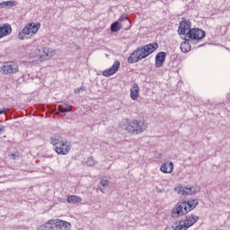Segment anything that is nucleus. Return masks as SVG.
Instances as JSON below:
<instances>
[{
  "label": "nucleus",
  "mask_w": 230,
  "mask_h": 230,
  "mask_svg": "<svg viewBox=\"0 0 230 230\" xmlns=\"http://www.w3.org/2000/svg\"><path fill=\"white\" fill-rule=\"evenodd\" d=\"M66 202H68V204H78L82 202V198L75 195L68 196Z\"/></svg>",
  "instance_id": "20"
},
{
  "label": "nucleus",
  "mask_w": 230,
  "mask_h": 230,
  "mask_svg": "<svg viewBox=\"0 0 230 230\" xmlns=\"http://www.w3.org/2000/svg\"><path fill=\"white\" fill-rule=\"evenodd\" d=\"M10 33H12V26H10V24H4L0 26V39L10 35Z\"/></svg>",
  "instance_id": "15"
},
{
  "label": "nucleus",
  "mask_w": 230,
  "mask_h": 230,
  "mask_svg": "<svg viewBox=\"0 0 230 230\" xmlns=\"http://www.w3.org/2000/svg\"><path fill=\"white\" fill-rule=\"evenodd\" d=\"M119 21L120 22H123V21H128V16L127 14H122L119 18Z\"/></svg>",
  "instance_id": "24"
},
{
  "label": "nucleus",
  "mask_w": 230,
  "mask_h": 230,
  "mask_svg": "<svg viewBox=\"0 0 230 230\" xmlns=\"http://www.w3.org/2000/svg\"><path fill=\"white\" fill-rule=\"evenodd\" d=\"M190 40L188 38H185V40L181 44V49L182 53H189V51H191V45L190 44Z\"/></svg>",
  "instance_id": "18"
},
{
  "label": "nucleus",
  "mask_w": 230,
  "mask_h": 230,
  "mask_svg": "<svg viewBox=\"0 0 230 230\" xmlns=\"http://www.w3.org/2000/svg\"><path fill=\"white\" fill-rule=\"evenodd\" d=\"M157 48H159V44L157 42L138 47L128 58V64H137V62L143 60V58H146V57L152 55Z\"/></svg>",
  "instance_id": "1"
},
{
  "label": "nucleus",
  "mask_w": 230,
  "mask_h": 230,
  "mask_svg": "<svg viewBox=\"0 0 230 230\" xmlns=\"http://www.w3.org/2000/svg\"><path fill=\"white\" fill-rule=\"evenodd\" d=\"M0 73L3 75H17L19 73V64L13 61H7L0 67Z\"/></svg>",
  "instance_id": "7"
},
{
  "label": "nucleus",
  "mask_w": 230,
  "mask_h": 230,
  "mask_svg": "<svg viewBox=\"0 0 230 230\" xmlns=\"http://www.w3.org/2000/svg\"><path fill=\"white\" fill-rule=\"evenodd\" d=\"M185 37L189 39V40H197V42H199L206 37V31L202 29L192 28L186 33Z\"/></svg>",
  "instance_id": "8"
},
{
  "label": "nucleus",
  "mask_w": 230,
  "mask_h": 230,
  "mask_svg": "<svg viewBox=\"0 0 230 230\" xmlns=\"http://www.w3.org/2000/svg\"><path fill=\"white\" fill-rule=\"evenodd\" d=\"M178 195H197L200 192V187H182L178 186L176 189Z\"/></svg>",
  "instance_id": "9"
},
{
  "label": "nucleus",
  "mask_w": 230,
  "mask_h": 230,
  "mask_svg": "<svg viewBox=\"0 0 230 230\" xmlns=\"http://www.w3.org/2000/svg\"><path fill=\"white\" fill-rule=\"evenodd\" d=\"M191 30V22L182 18V21L180 22L178 32L180 35H186L187 31Z\"/></svg>",
  "instance_id": "11"
},
{
  "label": "nucleus",
  "mask_w": 230,
  "mask_h": 230,
  "mask_svg": "<svg viewBox=\"0 0 230 230\" xmlns=\"http://www.w3.org/2000/svg\"><path fill=\"white\" fill-rule=\"evenodd\" d=\"M197 206H199V199H197L180 201L173 207L172 210V217L179 218L184 217V215H188L190 211H193Z\"/></svg>",
  "instance_id": "2"
},
{
  "label": "nucleus",
  "mask_w": 230,
  "mask_h": 230,
  "mask_svg": "<svg viewBox=\"0 0 230 230\" xmlns=\"http://www.w3.org/2000/svg\"><path fill=\"white\" fill-rule=\"evenodd\" d=\"M4 130H5L4 126L1 125L0 126V136H1V134H3V132H4Z\"/></svg>",
  "instance_id": "26"
},
{
  "label": "nucleus",
  "mask_w": 230,
  "mask_h": 230,
  "mask_svg": "<svg viewBox=\"0 0 230 230\" xmlns=\"http://www.w3.org/2000/svg\"><path fill=\"white\" fill-rule=\"evenodd\" d=\"M96 164V162L94 161V158L93 156H90L87 158L86 165L87 166H94Z\"/></svg>",
  "instance_id": "23"
},
{
  "label": "nucleus",
  "mask_w": 230,
  "mask_h": 230,
  "mask_svg": "<svg viewBox=\"0 0 230 230\" xmlns=\"http://www.w3.org/2000/svg\"><path fill=\"white\" fill-rule=\"evenodd\" d=\"M100 184L102 186V188H107V186H109V181L107 180H102Z\"/></svg>",
  "instance_id": "25"
},
{
  "label": "nucleus",
  "mask_w": 230,
  "mask_h": 230,
  "mask_svg": "<svg viewBox=\"0 0 230 230\" xmlns=\"http://www.w3.org/2000/svg\"><path fill=\"white\" fill-rule=\"evenodd\" d=\"M6 6H13V1H4L0 3V8H6Z\"/></svg>",
  "instance_id": "22"
},
{
  "label": "nucleus",
  "mask_w": 230,
  "mask_h": 230,
  "mask_svg": "<svg viewBox=\"0 0 230 230\" xmlns=\"http://www.w3.org/2000/svg\"><path fill=\"white\" fill-rule=\"evenodd\" d=\"M100 191H102V193H105V191L102 188H100Z\"/></svg>",
  "instance_id": "29"
},
{
  "label": "nucleus",
  "mask_w": 230,
  "mask_h": 230,
  "mask_svg": "<svg viewBox=\"0 0 230 230\" xmlns=\"http://www.w3.org/2000/svg\"><path fill=\"white\" fill-rule=\"evenodd\" d=\"M166 60V52H159L155 56V67H163L164 61Z\"/></svg>",
  "instance_id": "13"
},
{
  "label": "nucleus",
  "mask_w": 230,
  "mask_h": 230,
  "mask_svg": "<svg viewBox=\"0 0 230 230\" xmlns=\"http://www.w3.org/2000/svg\"><path fill=\"white\" fill-rule=\"evenodd\" d=\"M47 226H55L57 229L66 230L71 227V223L60 219H51L47 223Z\"/></svg>",
  "instance_id": "10"
},
{
  "label": "nucleus",
  "mask_w": 230,
  "mask_h": 230,
  "mask_svg": "<svg viewBox=\"0 0 230 230\" xmlns=\"http://www.w3.org/2000/svg\"><path fill=\"white\" fill-rule=\"evenodd\" d=\"M163 173H172L173 172V163L163 164L160 167Z\"/></svg>",
  "instance_id": "17"
},
{
  "label": "nucleus",
  "mask_w": 230,
  "mask_h": 230,
  "mask_svg": "<svg viewBox=\"0 0 230 230\" xmlns=\"http://www.w3.org/2000/svg\"><path fill=\"white\" fill-rule=\"evenodd\" d=\"M121 64L119 63V61L116 60L113 65L111 66V67H110L109 69H106L102 72V75L109 77V76H112V75H116V73H118L119 69V66Z\"/></svg>",
  "instance_id": "12"
},
{
  "label": "nucleus",
  "mask_w": 230,
  "mask_h": 230,
  "mask_svg": "<svg viewBox=\"0 0 230 230\" xmlns=\"http://www.w3.org/2000/svg\"><path fill=\"white\" fill-rule=\"evenodd\" d=\"M119 30H121V27L119 26V22H115L111 23V31H112L114 33L116 31H119Z\"/></svg>",
  "instance_id": "21"
},
{
  "label": "nucleus",
  "mask_w": 230,
  "mask_h": 230,
  "mask_svg": "<svg viewBox=\"0 0 230 230\" xmlns=\"http://www.w3.org/2000/svg\"><path fill=\"white\" fill-rule=\"evenodd\" d=\"M72 107L67 103L59 104L58 106V111H55V114H66V112H71Z\"/></svg>",
  "instance_id": "14"
},
{
  "label": "nucleus",
  "mask_w": 230,
  "mask_h": 230,
  "mask_svg": "<svg viewBox=\"0 0 230 230\" xmlns=\"http://www.w3.org/2000/svg\"><path fill=\"white\" fill-rule=\"evenodd\" d=\"M126 130L133 136H137L138 134H143L146 130V124L143 119H133L128 122L126 126Z\"/></svg>",
  "instance_id": "5"
},
{
  "label": "nucleus",
  "mask_w": 230,
  "mask_h": 230,
  "mask_svg": "<svg viewBox=\"0 0 230 230\" xmlns=\"http://www.w3.org/2000/svg\"><path fill=\"white\" fill-rule=\"evenodd\" d=\"M199 222V217L187 216L185 220L173 223L172 226H166L165 230H188L191 226H195Z\"/></svg>",
  "instance_id": "3"
},
{
  "label": "nucleus",
  "mask_w": 230,
  "mask_h": 230,
  "mask_svg": "<svg viewBox=\"0 0 230 230\" xmlns=\"http://www.w3.org/2000/svg\"><path fill=\"white\" fill-rule=\"evenodd\" d=\"M84 89H85V87L81 86V87H79V88L77 89V91H78V93H80V91H84Z\"/></svg>",
  "instance_id": "28"
},
{
  "label": "nucleus",
  "mask_w": 230,
  "mask_h": 230,
  "mask_svg": "<svg viewBox=\"0 0 230 230\" xmlns=\"http://www.w3.org/2000/svg\"><path fill=\"white\" fill-rule=\"evenodd\" d=\"M50 143L53 145L55 152L59 155H67L71 150V144L66 140H61L60 137H52Z\"/></svg>",
  "instance_id": "4"
},
{
  "label": "nucleus",
  "mask_w": 230,
  "mask_h": 230,
  "mask_svg": "<svg viewBox=\"0 0 230 230\" xmlns=\"http://www.w3.org/2000/svg\"><path fill=\"white\" fill-rule=\"evenodd\" d=\"M36 57H39L40 62H42L43 60H46L48 58V53H46V48L36 49H35Z\"/></svg>",
  "instance_id": "16"
},
{
  "label": "nucleus",
  "mask_w": 230,
  "mask_h": 230,
  "mask_svg": "<svg viewBox=\"0 0 230 230\" xmlns=\"http://www.w3.org/2000/svg\"><path fill=\"white\" fill-rule=\"evenodd\" d=\"M6 111H8V109L3 108L2 110H0V114H5Z\"/></svg>",
  "instance_id": "27"
},
{
  "label": "nucleus",
  "mask_w": 230,
  "mask_h": 230,
  "mask_svg": "<svg viewBox=\"0 0 230 230\" xmlns=\"http://www.w3.org/2000/svg\"><path fill=\"white\" fill-rule=\"evenodd\" d=\"M40 29V23L31 22L28 23L19 33L18 39L20 40H24V39H30L33 37L37 31Z\"/></svg>",
  "instance_id": "6"
},
{
  "label": "nucleus",
  "mask_w": 230,
  "mask_h": 230,
  "mask_svg": "<svg viewBox=\"0 0 230 230\" xmlns=\"http://www.w3.org/2000/svg\"><path fill=\"white\" fill-rule=\"evenodd\" d=\"M139 97V86H137V84H134L133 87L130 90V98L132 100H137Z\"/></svg>",
  "instance_id": "19"
}]
</instances>
